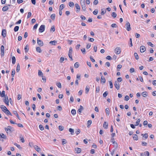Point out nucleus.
<instances>
[{"mask_svg":"<svg viewBox=\"0 0 156 156\" xmlns=\"http://www.w3.org/2000/svg\"><path fill=\"white\" fill-rule=\"evenodd\" d=\"M80 4L83 11H85L86 10L85 0H80Z\"/></svg>","mask_w":156,"mask_h":156,"instance_id":"obj_1","label":"nucleus"},{"mask_svg":"<svg viewBox=\"0 0 156 156\" xmlns=\"http://www.w3.org/2000/svg\"><path fill=\"white\" fill-rule=\"evenodd\" d=\"M40 76L42 77V80L41 81L42 82L45 83L46 82V77L43 75V74L42 72L40 70Z\"/></svg>","mask_w":156,"mask_h":156,"instance_id":"obj_2","label":"nucleus"},{"mask_svg":"<svg viewBox=\"0 0 156 156\" xmlns=\"http://www.w3.org/2000/svg\"><path fill=\"white\" fill-rule=\"evenodd\" d=\"M115 52L117 54H119L121 53V50L120 47L116 48L115 49Z\"/></svg>","mask_w":156,"mask_h":156,"instance_id":"obj_3","label":"nucleus"},{"mask_svg":"<svg viewBox=\"0 0 156 156\" xmlns=\"http://www.w3.org/2000/svg\"><path fill=\"white\" fill-rule=\"evenodd\" d=\"M126 25V30L128 31H130L131 30V28L130 27V25L129 22H127Z\"/></svg>","mask_w":156,"mask_h":156,"instance_id":"obj_4","label":"nucleus"},{"mask_svg":"<svg viewBox=\"0 0 156 156\" xmlns=\"http://www.w3.org/2000/svg\"><path fill=\"white\" fill-rule=\"evenodd\" d=\"M1 56H3L4 55V47L3 45H2L1 47Z\"/></svg>","mask_w":156,"mask_h":156,"instance_id":"obj_5","label":"nucleus"},{"mask_svg":"<svg viewBox=\"0 0 156 156\" xmlns=\"http://www.w3.org/2000/svg\"><path fill=\"white\" fill-rule=\"evenodd\" d=\"M12 129V128L10 126H8L7 128H5V130L7 133H11Z\"/></svg>","mask_w":156,"mask_h":156,"instance_id":"obj_6","label":"nucleus"},{"mask_svg":"<svg viewBox=\"0 0 156 156\" xmlns=\"http://www.w3.org/2000/svg\"><path fill=\"white\" fill-rule=\"evenodd\" d=\"M45 28V26L44 25H41L40 27V32L42 33L43 32Z\"/></svg>","mask_w":156,"mask_h":156,"instance_id":"obj_7","label":"nucleus"},{"mask_svg":"<svg viewBox=\"0 0 156 156\" xmlns=\"http://www.w3.org/2000/svg\"><path fill=\"white\" fill-rule=\"evenodd\" d=\"M114 86L118 90L119 89L120 87H119V83L117 82V81H115L114 84Z\"/></svg>","mask_w":156,"mask_h":156,"instance_id":"obj_8","label":"nucleus"},{"mask_svg":"<svg viewBox=\"0 0 156 156\" xmlns=\"http://www.w3.org/2000/svg\"><path fill=\"white\" fill-rule=\"evenodd\" d=\"M146 51V48L145 46L142 45L140 47V51L141 53L144 52Z\"/></svg>","mask_w":156,"mask_h":156,"instance_id":"obj_9","label":"nucleus"},{"mask_svg":"<svg viewBox=\"0 0 156 156\" xmlns=\"http://www.w3.org/2000/svg\"><path fill=\"white\" fill-rule=\"evenodd\" d=\"M6 30L3 29L2 30V36L5 37H6Z\"/></svg>","mask_w":156,"mask_h":156,"instance_id":"obj_10","label":"nucleus"},{"mask_svg":"<svg viewBox=\"0 0 156 156\" xmlns=\"http://www.w3.org/2000/svg\"><path fill=\"white\" fill-rule=\"evenodd\" d=\"M83 107L82 106L80 105V108L78 109V110L77 111V112L79 114H80L82 112V110H83Z\"/></svg>","mask_w":156,"mask_h":156,"instance_id":"obj_11","label":"nucleus"},{"mask_svg":"<svg viewBox=\"0 0 156 156\" xmlns=\"http://www.w3.org/2000/svg\"><path fill=\"white\" fill-rule=\"evenodd\" d=\"M76 8V12H79L80 11V7L79 4L77 3H76L75 5Z\"/></svg>","mask_w":156,"mask_h":156,"instance_id":"obj_12","label":"nucleus"},{"mask_svg":"<svg viewBox=\"0 0 156 156\" xmlns=\"http://www.w3.org/2000/svg\"><path fill=\"white\" fill-rule=\"evenodd\" d=\"M4 102L6 105H9V100L7 96L5 97Z\"/></svg>","mask_w":156,"mask_h":156,"instance_id":"obj_13","label":"nucleus"},{"mask_svg":"<svg viewBox=\"0 0 156 156\" xmlns=\"http://www.w3.org/2000/svg\"><path fill=\"white\" fill-rule=\"evenodd\" d=\"M111 140V142L112 143L115 144L116 147H118V144L115 141L114 139L113 138H112Z\"/></svg>","mask_w":156,"mask_h":156,"instance_id":"obj_14","label":"nucleus"},{"mask_svg":"<svg viewBox=\"0 0 156 156\" xmlns=\"http://www.w3.org/2000/svg\"><path fill=\"white\" fill-rule=\"evenodd\" d=\"M75 151H76V152L78 154L80 153L81 151V149L80 148H76L75 149Z\"/></svg>","mask_w":156,"mask_h":156,"instance_id":"obj_15","label":"nucleus"},{"mask_svg":"<svg viewBox=\"0 0 156 156\" xmlns=\"http://www.w3.org/2000/svg\"><path fill=\"white\" fill-rule=\"evenodd\" d=\"M106 80L105 78V77L103 76H101V83H105V82Z\"/></svg>","mask_w":156,"mask_h":156,"instance_id":"obj_16","label":"nucleus"},{"mask_svg":"<svg viewBox=\"0 0 156 156\" xmlns=\"http://www.w3.org/2000/svg\"><path fill=\"white\" fill-rule=\"evenodd\" d=\"M4 112L7 115H12V114L10 113V112H9V111L7 109V110L6 109L4 111Z\"/></svg>","mask_w":156,"mask_h":156,"instance_id":"obj_17","label":"nucleus"},{"mask_svg":"<svg viewBox=\"0 0 156 156\" xmlns=\"http://www.w3.org/2000/svg\"><path fill=\"white\" fill-rule=\"evenodd\" d=\"M103 127L105 129H107L108 127V123L106 122H105L103 124Z\"/></svg>","mask_w":156,"mask_h":156,"instance_id":"obj_18","label":"nucleus"},{"mask_svg":"<svg viewBox=\"0 0 156 156\" xmlns=\"http://www.w3.org/2000/svg\"><path fill=\"white\" fill-rule=\"evenodd\" d=\"M133 138L134 140H137L138 139V136L136 134L133 135Z\"/></svg>","mask_w":156,"mask_h":156,"instance_id":"obj_19","label":"nucleus"},{"mask_svg":"<svg viewBox=\"0 0 156 156\" xmlns=\"http://www.w3.org/2000/svg\"><path fill=\"white\" fill-rule=\"evenodd\" d=\"M1 108L2 109V111L3 112L6 109L7 110V108H6V107L3 105H2L1 106Z\"/></svg>","mask_w":156,"mask_h":156,"instance_id":"obj_20","label":"nucleus"},{"mask_svg":"<svg viewBox=\"0 0 156 156\" xmlns=\"http://www.w3.org/2000/svg\"><path fill=\"white\" fill-rule=\"evenodd\" d=\"M13 112L15 115L18 118L19 120H20V119L19 116L17 112L16 111H13Z\"/></svg>","mask_w":156,"mask_h":156,"instance_id":"obj_21","label":"nucleus"},{"mask_svg":"<svg viewBox=\"0 0 156 156\" xmlns=\"http://www.w3.org/2000/svg\"><path fill=\"white\" fill-rule=\"evenodd\" d=\"M141 135L143 136L145 138V139H144V140H146V139L147 137H148V134L147 133H145V134H142Z\"/></svg>","mask_w":156,"mask_h":156,"instance_id":"obj_22","label":"nucleus"},{"mask_svg":"<svg viewBox=\"0 0 156 156\" xmlns=\"http://www.w3.org/2000/svg\"><path fill=\"white\" fill-rule=\"evenodd\" d=\"M9 9V7L7 6H5L2 8V10L3 11H5Z\"/></svg>","mask_w":156,"mask_h":156,"instance_id":"obj_23","label":"nucleus"},{"mask_svg":"<svg viewBox=\"0 0 156 156\" xmlns=\"http://www.w3.org/2000/svg\"><path fill=\"white\" fill-rule=\"evenodd\" d=\"M20 69V65L19 63H18L17 66L16 71L17 72H18Z\"/></svg>","mask_w":156,"mask_h":156,"instance_id":"obj_24","label":"nucleus"},{"mask_svg":"<svg viewBox=\"0 0 156 156\" xmlns=\"http://www.w3.org/2000/svg\"><path fill=\"white\" fill-rule=\"evenodd\" d=\"M105 112L107 115H109L110 113L109 109L108 108H107L105 109Z\"/></svg>","mask_w":156,"mask_h":156,"instance_id":"obj_25","label":"nucleus"},{"mask_svg":"<svg viewBox=\"0 0 156 156\" xmlns=\"http://www.w3.org/2000/svg\"><path fill=\"white\" fill-rule=\"evenodd\" d=\"M24 49L25 50V52H27L29 50V48H28V44H27L25 46Z\"/></svg>","mask_w":156,"mask_h":156,"instance_id":"obj_26","label":"nucleus"},{"mask_svg":"<svg viewBox=\"0 0 156 156\" xmlns=\"http://www.w3.org/2000/svg\"><path fill=\"white\" fill-rule=\"evenodd\" d=\"M142 95L144 97H146L147 96V93L146 91L143 92L142 93Z\"/></svg>","mask_w":156,"mask_h":156,"instance_id":"obj_27","label":"nucleus"},{"mask_svg":"<svg viewBox=\"0 0 156 156\" xmlns=\"http://www.w3.org/2000/svg\"><path fill=\"white\" fill-rule=\"evenodd\" d=\"M12 63L13 64H14L16 62V58L15 56H13L12 57Z\"/></svg>","mask_w":156,"mask_h":156,"instance_id":"obj_28","label":"nucleus"},{"mask_svg":"<svg viewBox=\"0 0 156 156\" xmlns=\"http://www.w3.org/2000/svg\"><path fill=\"white\" fill-rule=\"evenodd\" d=\"M90 87L89 86H87L86 87V88H85V92L87 94L89 92V90Z\"/></svg>","mask_w":156,"mask_h":156,"instance_id":"obj_29","label":"nucleus"},{"mask_svg":"<svg viewBox=\"0 0 156 156\" xmlns=\"http://www.w3.org/2000/svg\"><path fill=\"white\" fill-rule=\"evenodd\" d=\"M57 42L56 41H51L49 43L50 44H51L53 45H55V44Z\"/></svg>","mask_w":156,"mask_h":156,"instance_id":"obj_30","label":"nucleus"},{"mask_svg":"<svg viewBox=\"0 0 156 156\" xmlns=\"http://www.w3.org/2000/svg\"><path fill=\"white\" fill-rule=\"evenodd\" d=\"M69 5L70 7H73L74 6V3L72 2H70L69 3Z\"/></svg>","mask_w":156,"mask_h":156,"instance_id":"obj_31","label":"nucleus"},{"mask_svg":"<svg viewBox=\"0 0 156 156\" xmlns=\"http://www.w3.org/2000/svg\"><path fill=\"white\" fill-rule=\"evenodd\" d=\"M79 64L78 62H76L75 63L74 65V67L76 68H78L79 67Z\"/></svg>","mask_w":156,"mask_h":156,"instance_id":"obj_32","label":"nucleus"},{"mask_svg":"<svg viewBox=\"0 0 156 156\" xmlns=\"http://www.w3.org/2000/svg\"><path fill=\"white\" fill-rule=\"evenodd\" d=\"M73 52V49L72 47H70L69 48L68 55H72V53Z\"/></svg>","mask_w":156,"mask_h":156,"instance_id":"obj_33","label":"nucleus"},{"mask_svg":"<svg viewBox=\"0 0 156 156\" xmlns=\"http://www.w3.org/2000/svg\"><path fill=\"white\" fill-rule=\"evenodd\" d=\"M55 17V14H53L51 16V18L52 20H54Z\"/></svg>","mask_w":156,"mask_h":156,"instance_id":"obj_34","label":"nucleus"},{"mask_svg":"<svg viewBox=\"0 0 156 156\" xmlns=\"http://www.w3.org/2000/svg\"><path fill=\"white\" fill-rule=\"evenodd\" d=\"M134 56L136 60H138L139 58V56L138 55V54L137 53H135L134 54Z\"/></svg>","mask_w":156,"mask_h":156,"instance_id":"obj_35","label":"nucleus"},{"mask_svg":"<svg viewBox=\"0 0 156 156\" xmlns=\"http://www.w3.org/2000/svg\"><path fill=\"white\" fill-rule=\"evenodd\" d=\"M106 11L105 9H104V10H103V9H101V14L102 15H104L105 13L106 12Z\"/></svg>","mask_w":156,"mask_h":156,"instance_id":"obj_36","label":"nucleus"},{"mask_svg":"<svg viewBox=\"0 0 156 156\" xmlns=\"http://www.w3.org/2000/svg\"><path fill=\"white\" fill-rule=\"evenodd\" d=\"M69 131L71 133L72 135L73 134L74 132V130L73 129L70 128L69 129Z\"/></svg>","mask_w":156,"mask_h":156,"instance_id":"obj_37","label":"nucleus"},{"mask_svg":"<svg viewBox=\"0 0 156 156\" xmlns=\"http://www.w3.org/2000/svg\"><path fill=\"white\" fill-rule=\"evenodd\" d=\"M71 113L73 115H74L76 113V111L75 110L73 109L71 111Z\"/></svg>","mask_w":156,"mask_h":156,"instance_id":"obj_38","label":"nucleus"},{"mask_svg":"<svg viewBox=\"0 0 156 156\" xmlns=\"http://www.w3.org/2000/svg\"><path fill=\"white\" fill-rule=\"evenodd\" d=\"M92 123V121L91 120H88L87 122V127H89V126Z\"/></svg>","mask_w":156,"mask_h":156,"instance_id":"obj_39","label":"nucleus"},{"mask_svg":"<svg viewBox=\"0 0 156 156\" xmlns=\"http://www.w3.org/2000/svg\"><path fill=\"white\" fill-rule=\"evenodd\" d=\"M112 16L113 18H115L117 16L116 13L115 12H113L112 14Z\"/></svg>","mask_w":156,"mask_h":156,"instance_id":"obj_40","label":"nucleus"},{"mask_svg":"<svg viewBox=\"0 0 156 156\" xmlns=\"http://www.w3.org/2000/svg\"><path fill=\"white\" fill-rule=\"evenodd\" d=\"M14 145L20 149H21L22 148L20 145L17 144V143H14Z\"/></svg>","mask_w":156,"mask_h":156,"instance_id":"obj_41","label":"nucleus"},{"mask_svg":"<svg viewBox=\"0 0 156 156\" xmlns=\"http://www.w3.org/2000/svg\"><path fill=\"white\" fill-rule=\"evenodd\" d=\"M19 29V27L18 26H16L14 28V30L15 32L18 31Z\"/></svg>","mask_w":156,"mask_h":156,"instance_id":"obj_42","label":"nucleus"},{"mask_svg":"<svg viewBox=\"0 0 156 156\" xmlns=\"http://www.w3.org/2000/svg\"><path fill=\"white\" fill-rule=\"evenodd\" d=\"M5 91L4 90H3L1 93V97L2 98V97H5Z\"/></svg>","mask_w":156,"mask_h":156,"instance_id":"obj_43","label":"nucleus"},{"mask_svg":"<svg viewBox=\"0 0 156 156\" xmlns=\"http://www.w3.org/2000/svg\"><path fill=\"white\" fill-rule=\"evenodd\" d=\"M140 119H138L136 122V124L135 125V126H137L139 125V123L140 122Z\"/></svg>","mask_w":156,"mask_h":156,"instance_id":"obj_44","label":"nucleus"},{"mask_svg":"<svg viewBox=\"0 0 156 156\" xmlns=\"http://www.w3.org/2000/svg\"><path fill=\"white\" fill-rule=\"evenodd\" d=\"M108 94V92L107 91L105 92L103 94V96L104 97H106Z\"/></svg>","mask_w":156,"mask_h":156,"instance_id":"obj_45","label":"nucleus"},{"mask_svg":"<svg viewBox=\"0 0 156 156\" xmlns=\"http://www.w3.org/2000/svg\"><path fill=\"white\" fill-rule=\"evenodd\" d=\"M98 12V9H95L93 12V13L94 15L97 14Z\"/></svg>","mask_w":156,"mask_h":156,"instance_id":"obj_46","label":"nucleus"},{"mask_svg":"<svg viewBox=\"0 0 156 156\" xmlns=\"http://www.w3.org/2000/svg\"><path fill=\"white\" fill-rule=\"evenodd\" d=\"M58 128L60 130L62 131L63 130L64 127L63 126H58Z\"/></svg>","mask_w":156,"mask_h":156,"instance_id":"obj_47","label":"nucleus"},{"mask_svg":"<svg viewBox=\"0 0 156 156\" xmlns=\"http://www.w3.org/2000/svg\"><path fill=\"white\" fill-rule=\"evenodd\" d=\"M144 155L146 156H149V153L148 151H146L144 152Z\"/></svg>","mask_w":156,"mask_h":156,"instance_id":"obj_48","label":"nucleus"},{"mask_svg":"<svg viewBox=\"0 0 156 156\" xmlns=\"http://www.w3.org/2000/svg\"><path fill=\"white\" fill-rule=\"evenodd\" d=\"M55 30V27L54 26H52L51 27V29H50V31H52L53 32H54Z\"/></svg>","mask_w":156,"mask_h":156,"instance_id":"obj_49","label":"nucleus"},{"mask_svg":"<svg viewBox=\"0 0 156 156\" xmlns=\"http://www.w3.org/2000/svg\"><path fill=\"white\" fill-rule=\"evenodd\" d=\"M109 85H110V88H112L113 86L112 83V81H109Z\"/></svg>","mask_w":156,"mask_h":156,"instance_id":"obj_50","label":"nucleus"},{"mask_svg":"<svg viewBox=\"0 0 156 156\" xmlns=\"http://www.w3.org/2000/svg\"><path fill=\"white\" fill-rule=\"evenodd\" d=\"M147 44L148 45L152 47H154V45L151 42H148L147 43Z\"/></svg>","mask_w":156,"mask_h":156,"instance_id":"obj_51","label":"nucleus"},{"mask_svg":"<svg viewBox=\"0 0 156 156\" xmlns=\"http://www.w3.org/2000/svg\"><path fill=\"white\" fill-rule=\"evenodd\" d=\"M64 8V5L63 4H61L60 6L59 9H61L62 10Z\"/></svg>","mask_w":156,"mask_h":156,"instance_id":"obj_52","label":"nucleus"},{"mask_svg":"<svg viewBox=\"0 0 156 156\" xmlns=\"http://www.w3.org/2000/svg\"><path fill=\"white\" fill-rule=\"evenodd\" d=\"M15 71L14 69H13L12 70V77H13L14 76L15 74Z\"/></svg>","mask_w":156,"mask_h":156,"instance_id":"obj_53","label":"nucleus"},{"mask_svg":"<svg viewBox=\"0 0 156 156\" xmlns=\"http://www.w3.org/2000/svg\"><path fill=\"white\" fill-rule=\"evenodd\" d=\"M38 25V24H36L33 27V30L36 29L37 28Z\"/></svg>","mask_w":156,"mask_h":156,"instance_id":"obj_54","label":"nucleus"},{"mask_svg":"<svg viewBox=\"0 0 156 156\" xmlns=\"http://www.w3.org/2000/svg\"><path fill=\"white\" fill-rule=\"evenodd\" d=\"M1 138L5 139L6 138V136L4 135V134L2 133V134H1Z\"/></svg>","mask_w":156,"mask_h":156,"instance_id":"obj_55","label":"nucleus"},{"mask_svg":"<svg viewBox=\"0 0 156 156\" xmlns=\"http://www.w3.org/2000/svg\"><path fill=\"white\" fill-rule=\"evenodd\" d=\"M80 17L81 19L82 20H85L86 19V17L84 16H83V15L81 16Z\"/></svg>","mask_w":156,"mask_h":156,"instance_id":"obj_56","label":"nucleus"},{"mask_svg":"<svg viewBox=\"0 0 156 156\" xmlns=\"http://www.w3.org/2000/svg\"><path fill=\"white\" fill-rule=\"evenodd\" d=\"M98 0H94L93 4L94 5H97L98 3Z\"/></svg>","mask_w":156,"mask_h":156,"instance_id":"obj_57","label":"nucleus"},{"mask_svg":"<svg viewBox=\"0 0 156 156\" xmlns=\"http://www.w3.org/2000/svg\"><path fill=\"white\" fill-rule=\"evenodd\" d=\"M65 58L63 57H61L60 58V61L61 63H62L64 60Z\"/></svg>","mask_w":156,"mask_h":156,"instance_id":"obj_58","label":"nucleus"},{"mask_svg":"<svg viewBox=\"0 0 156 156\" xmlns=\"http://www.w3.org/2000/svg\"><path fill=\"white\" fill-rule=\"evenodd\" d=\"M76 79L78 80L80 79V75L79 74H77L76 75Z\"/></svg>","mask_w":156,"mask_h":156,"instance_id":"obj_59","label":"nucleus"},{"mask_svg":"<svg viewBox=\"0 0 156 156\" xmlns=\"http://www.w3.org/2000/svg\"><path fill=\"white\" fill-rule=\"evenodd\" d=\"M135 37H136L137 38L139 37L140 36V34L137 33H136L135 34Z\"/></svg>","mask_w":156,"mask_h":156,"instance_id":"obj_60","label":"nucleus"},{"mask_svg":"<svg viewBox=\"0 0 156 156\" xmlns=\"http://www.w3.org/2000/svg\"><path fill=\"white\" fill-rule=\"evenodd\" d=\"M62 144L64 145L66 143V140L65 139H62Z\"/></svg>","mask_w":156,"mask_h":156,"instance_id":"obj_61","label":"nucleus"},{"mask_svg":"<svg viewBox=\"0 0 156 156\" xmlns=\"http://www.w3.org/2000/svg\"><path fill=\"white\" fill-rule=\"evenodd\" d=\"M111 26L113 28H116L117 27L116 24L115 23H113L112 24Z\"/></svg>","mask_w":156,"mask_h":156,"instance_id":"obj_62","label":"nucleus"},{"mask_svg":"<svg viewBox=\"0 0 156 156\" xmlns=\"http://www.w3.org/2000/svg\"><path fill=\"white\" fill-rule=\"evenodd\" d=\"M117 81L118 82H121L122 81V79L121 77H119L117 79Z\"/></svg>","mask_w":156,"mask_h":156,"instance_id":"obj_63","label":"nucleus"},{"mask_svg":"<svg viewBox=\"0 0 156 156\" xmlns=\"http://www.w3.org/2000/svg\"><path fill=\"white\" fill-rule=\"evenodd\" d=\"M106 59L109 60H111L112 59V57L109 55L107 56L106 58Z\"/></svg>","mask_w":156,"mask_h":156,"instance_id":"obj_64","label":"nucleus"}]
</instances>
